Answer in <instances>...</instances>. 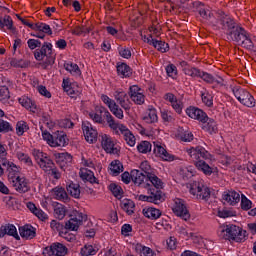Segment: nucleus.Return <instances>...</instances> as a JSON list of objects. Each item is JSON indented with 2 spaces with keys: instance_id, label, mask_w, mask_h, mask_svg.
Listing matches in <instances>:
<instances>
[{
  "instance_id": "bb28decb",
  "label": "nucleus",
  "mask_w": 256,
  "mask_h": 256,
  "mask_svg": "<svg viewBox=\"0 0 256 256\" xmlns=\"http://www.w3.org/2000/svg\"><path fill=\"white\" fill-rule=\"evenodd\" d=\"M5 235H10L15 239H19V234L17 233V228L13 224H6L0 227V237H5Z\"/></svg>"
},
{
  "instance_id": "a878e982",
  "label": "nucleus",
  "mask_w": 256,
  "mask_h": 256,
  "mask_svg": "<svg viewBox=\"0 0 256 256\" xmlns=\"http://www.w3.org/2000/svg\"><path fill=\"white\" fill-rule=\"evenodd\" d=\"M181 66L183 73L186 74L188 77H192V79H195L199 77V75H201V70H199V68L189 65L185 61L181 62Z\"/></svg>"
},
{
  "instance_id": "0e129e2a",
  "label": "nucleus",
  "mask_w": 256,
  "mask_h": 256,
  "mask_svg": "<svg viewBox=\"0 0 256 256\" xmlns=\"http://www.w3.org/2000/svg\"><path fill=\"white\" fill-rule=\"evenodd\" d=\"M10 65L11 67H16V68H25L29 65V63L23 59H17V58H12L10 60Z\"/></svg>"
},
{
  "instance_id": "a19ab883",
  "label": "nucleus",
  "mask_w": 256,
  "mask_h": 256,
  "mask_svg": "<svg viewBox=\"0 0 256 256\" xmlns=\"http://www.w3.org/2000/svg\"><path fill=\"white\" fill-rule=\"evenodd\" d=\"M143 215L147 217V219L157 220L161 217V210L153 207L144 208Z\"/></svg>"
},
{
  "instance_id": "393cba45",
  "label": "nucleus",
  "mask_w": 256,
  "mask_h": 256,
  "mask_svg": "<svg viewBox=\"0 0 256 256\" xmlns=\"http://www.w3.org/2000/svg\"><path fill=\"white\" fill-rule=\"evenodd\" d=\"M55 157L56 163L60 165L61 169H65V167H67V165H70V163L73 161V156H71V154L67 152L57 153Z\"/></svg>"
},
{
  "instance_id": "20e7f679",
  "label": "nucleus",
  "mask_w": 256,
  "mask_h": 256,
  "mask_svg": "<svg viewBox=\"0 0 256 256\" xmlns=\"http://www.w3.org/2000/svg\"><path fill=\"white\" fill-rule=\"evenodd\" d=\"M189 193L200 201H209L211 198V189L205 185L203 180H198L190 183Z\"/></svg>"
},
{
  "instance_id": "680f3d73",
  "label": "nucleus",
  "mask_w": 256,
  "mask_h": 256,
  "mask_svg": "<svg viewBox=\"0 0 256 256\" xmlns=\"http://www.w3.org/2000/svg\"><path fill=\"white\" fill-rule=\"evenodd\" d=\"M153 48L161 53H167V51H169V44L161 40H155Z\"/></svg>"
},
{
  "instance_id": "49530a36",
  "label": "nucleus",
  "mask_w": 256,
  "mask_h": 256,
  "mask_svg": "<svg viewBox=\"0 0 256 256\" xmlns=\"http://www.w3.org/2000/svg\"><path fill=\"white\" fill-rule=\"evenodd\" d=\"M117 73L122 78L131 77L132 75L131 67H129V65H127L126 63H121L120 65L117 66Z\"/></svg>"
},
{
  "instance_id": "c85d7f7f",
  "label": "nucleus",
  "mask_w": 256,
  "mask_h": 256,
  "mask_svg": "<svg viewBox=\"0 0 256 256\" xmlns=\"http://www.w3.org/2000/svg\"><path fill=\"white\" fill-rule=\"evenodd\" d=\"M147 183L146 185L148 187H155V189H163V180H161V178H159L155 173H148V176H147Z\"/></svg>"
},
{
  "instance_id": "f704fd0d",
  "label": "nucleus",
  "mask_w": 256,
  "mask_h": 256,
  "mask_svg": "<svg viewBox=\"0 0 256 256\" xmlns=\"http://www.w3.org/2000/svg\"><path fill=\"white\" fill-rule=\"evenodd\" d=\"M178 175L183 181H189L195 175V170L191 166H183L180 167Z\"/></svg>"
},
{
  "instance_id": "37998d69",
  "label": "nucleus",
  "mask_w": 256,
  "mask_h": 256,
  "mask_svg": "<svg viewBox=\"0 0 256 256\" xmlns=\"http://www.w3.org/2000/svg\"><path fill=\"white\" fill-rule=\"evenodd\" d=\"M244 49H248L249 51H254L256 53V39L251 37V34L246 35V38L241 43Z\"/></svg>"
},
{
  "instance_id": "79ce46f5",
  "label": "nucleus",
  "mask_w": 256,
  "mask_h": 256,
  "mask_svg": "<svg viewBox=\"0 0 256 256\" xmlns=\"http://www.w3.org/2000/svg\"><path fill=\"white\" fill-rule=\"evenodd\" d=\"M64 69L68 71V73H71L73 77H81V69L79 68V65L73 62L64 63Z\"/></svg>"
},
{
  "instance_id": "864d4df0",
  "label": "nucleus",
  "mask_w": 256,
  "mask_h": 256,
  "mask_svg": "<svg viewBox=\"0 0 256 256\" xmlns=\"http://www.w3.org/2000/svg\"><path fill=\"white\" fill-rule=\"evenodd\" d=\"M54 213L57 219H65V216L67 215V208H65L63 204H57L54 209Z\"/></svg>"
},
{
  "instance_id": "6ab92c4d",
  "label": "nucleus",
  "mask_w": 256,
  "mask_h": 256,
  "mask_svg": "<svg viewBox=\"0 0 256 256\" xmlns=\"http://www.w3.org/2000/svg\"><path fill=\"white\" fill-rule=\"evenodd\" d=\"M1 165L2 167H6L8 173V181H12V179L19 177V173H21V166H17V164L11 162L9 159L4 160Z\"/></svg>"
},
{
  "instance_id": "39448f33",
  "label": "nucleus",
  "mask_w": 256,
  "mask_h": 256,
  "mask_svg": "<svg viewBox=\"0 0 256 256\" xmlns=\"http://www.w3.org/2000/svg\"><path fill=\"white\" fill-rule=\"evenodd\" d=\"M42 138L50 147H66V145H69V138L63 131H56L53 134L43 132Z\"/></svg>"
},
{
  "instance_id": "58836bf2",
  "label": "nucleus",
  "mask_w": 256,
  "mask_h": 256,
  "mask_svg": "<svg viewBox=\"0 0 256 256\" xmlns=\"http://www.w3.org/2000/svg\"><path fill=\"white\" fill-rule=\"evenodd\" d=\"M123 169V163L119 160H113L109 165L110 175H113V177H117V175L123 173Z\"/></svg>"
},
{
  "instance_id": "9d476101",
  "label": "nucleus",
  "mask_w": 256,
  "mask_h": 256,
  "mask_svg": "<svg viewBox=\"0 0 256 256\" xmlns=\"http://www.w3.org/2000/svg\"><path fill=\"white\" fill-rule=\"evenodd\" d=\"M69 249L63 243L54 242L43 250L44 256H66Z\"/></svg>"
},
{
  "instance_id": "5fc2aeb1",
  "label": "nucleus",
  "mask_w": 256,
  "mask_h": 256,
  "mask_svg": "<svg viewBox=\"0 0 256 256\" xmlns=\"http://www.w3.org/2000/svg\"><path fill=\"white\" fill-rule=\"evenodd\" d=\"M29 129V125L25 121H19L16 124V134L18 137H22L25 133H27V130Z\"/></svg>"
},
{
  "instance_id": "de8ad7c7",
  "label": "nucleus",
  "mask_w": 256,
  "mask_h": 256,
  "mask_svg": "<svg viewBox=\"0 0 256 256\" xmlns=\"http://www.w3.org/2000/svg\"><path fill=\"white\" fill-rule=\"evenodd\" d=\"M33 31H40L42 33H45L46 35H53V30H51V26L43 22H38L34 24Z\"/></svg>"
},
{
  "instance_id": "aec40b11",
  "label": "nucleus",
  "mask_w": 256,
  "mask_h": 256,
  "mask_svg": "<svg viewBox=\"0 0 256 256\" xmlns=\"http://www.w3.org/2000/svg\"><path fill=\"white\" fill-rule=\"evenodd\" d=\"M164 99L165 101H169L175 113H177L178 115H181V113H183V101H181V99H178L177 96H175L173 93H167L164 96Z\"/></svg>"
},
{
  "instance_id": "f257e3e1",
  "label": "nucleus",
  "mask_w": 256,
  "mask_h": 256,
  "mask_svg": "<svg viewBox=\"0 0 256 256\" xmlns=\"http://www.w3.org/2000/svg\"><path fill=\"white\" fill-rule=\"evenodd\" d=\"M114 99L115 100L109 98V96L105 94L101 95V101L104 102V105H107L112 114L115 115L117 119H124L125 114L123 113V109L126 113H129L131 107H133L131 98L127 92L118 89L114 92Z\"/></svg>"
},
{
  "instance_id": "2f4dec72",
  "label": "nucleus",
  "mask_w": 256,
  "mask_h": 256,
  "mask_svg": "<svg viewBox=\"0 0 256 256\" xmlns=\"http://www.w3.org/2000/svg\"><path fill=\"white\" fill-rule=\"evenodd\" d=\"M50 228L54 233H59L60 237H64V239H67V228H65V225H63V223L57 220H52L50 222Z\"/></svg>"
},
{
  "instance_id": "4be33fe9",
  "label": "nucleus",
  "mask_w": 256,
  "mask_h": 256,
  "mask_svg": "<svg viewBox=\"0 0 256 256\" xmlns=\"http://www.w3.org/2000/svg\"><path fill=\"white\" fill-rule=\"evenodd\" d=\"M223 200L226 201L228 205L235 206L241 201V191L227 190L223 193Z\"/></svg>"
},
{
  "instance_id": "f03ea898",
  "label": "nucleus",
  "mask_w": 256,
  "mask_h": 256,
  "mask_svg": "<svg viewBox=\"0 0 256 256\" xmlns=\"http://www.w3.org/2000/svg\"><path fill=\"white\" fill-rule=\"evenodd\" d=\"M218 25L226 31L232 41H236L239 45L243 43L249 33L242 27H235V22L229 16H223L218 20Z\"/></svg>"
},
{
  "instance_id": "1a4fd4ad",
  "label": "nucleus",
  "mask_w": 256,
  "mask_h": 256,
  "mask_svg": "<svg viewBox=\"0 0 256 256\" xmlns=\"http://www.w3.org/2000/svg\"><path fill=\"white\" fill-rule=\"evenodd\" d=\"M222 233L225 239H229V241H236V243L245 241V232L239 226L228 225L222 230Z\"/></svg>"
},
{
  "instance_id": "dca6fc26",
  "label": "nucleus",
  "mask_w": 256,
  "mask_h": 256,
  "mask_svg": "<svg viewBox=\"0 0 256 256\" xmlns=\"http://www.w3.org/2000/svg\"><path fill=\"white\" fill-rule=\"evenodd\" d=\"M9 183L18 193H27V191L31 189L29 180L26 179L25 176H17L10 180Z\"/></svg>"
},
{
  "instance_id": "338daca9",
  "label": "nucleus",
  "mask_w": 256,
  "mask_h": 256,
  "mask_svg": "<svg viewBox=\"0 0 256 256\" xmlns=\"http://www.w3.org/2000/svg\"><path fill=\"white\" fill-rule=\"evenodd\" d=\"M13 131V126H11V123L0 119V133H9Z\"/></svg>"
},
{
  "instance_id": "0eeeda50",
  "label": "nucleus",
  "mask_w": 256,
  "mask_h": 256,
  "mask_svg": "<svg viewBox=\"0 0 256 256\" xmlns=\"http://www.w3.org/2000/svg\"><path fill=\"white\" fill-rule=\"evenodd\" d=\"M232 93L234 97L245 107H255V98L247 90L234 86L232 87Z\"/></svg>"
},
{
  "instance_id": "2eb2a0df",
  "label": "nucleus",
  "mask_w": 256,
  "mask_h": 256,
  "mask_svg": "<svg viewBox=\"0 0 256 256\" xmlns=\"http://www.w3.org/2000/svg\"><path fill=\"white\" fill-rule=\"evenodd\" d=\"M128 95L135 105L145 104V93L143 92V89H141V87L137 85L130 86Z\"/></svg>"
},
{
  "instance_id": "052dcab7",
  "label": "nucleus",
  "mask_w": 256,
  "mask_h": 256,
  "mask_svg": "<svg viewBox=\"0 0 256 256\" xmlns=\"http://www.w3.org/2000/svg\"><path fill=\"white\" fill-rule=\"evenodd\" d=\"M81 255L82 256H92V255H97V250L93 245L91 244H86L82 249H81Z\"/></svg>"
},
{
  "instance_id": "a211bd4d",
  "label": "nucleus",
  "mask_w": 256,
  "mask_h": 256,
  "mask_svg": "<svg viewBox=\"0 0 256 256\" xmlns=\"http://www.w3.org/2000/svg\"><path fill=\"white\" fill-rule=\"evenodd\" d=\"M0 29L4 33H9V35H18L17 27L13 24V18L9 15H5L3 18H0Z\"/></svg>"
},
{
  "instance_id": "13d9d810",
  "label": "nucleus",
  "mask_w": 256,
  "mask_h": 256,
  "mask_svg": "<svg viewBox=\"0 0 256 256\" xmlns=\"http://www.w3.org/2000/svg\"><path fill=\"white\" fill-rule=\"evenodd\" d=\"M93 31V27L92 26H78L76 28H74L73 30V34L74 35H89V33H91Z\"/></svg>"
},
{
  "instance_id": "a18cd8bd",
  "label": "nucleus",
  "mask_w": 256,
  "mask_h": 256,
  "mask_svg": "<svg viewBox=\"0 0 256 256\" xmlns=\"http://www.w3.org/2000/svg\"><path fill=\"white\" fill-rule=\"evenodd\" d=\"M16 158L20 163H24V165H27V167H33V160L31 159V156L29 154L24 153L22 151L16 152Z\"/></svg>"
},
{
  "instance_id": "cd10ccee",
  "label": "nucleus",
  "mask_w": 256,
  "mask_h": 256,
  "mask_svg": "<svg viewBox=\"0 0 256 256\" xmlns=\"http://www.w3.org/2000/svg\"><path fill=\"white\" fill-rule=\"evenodd\" d=\"M38 165L42 171H45V173H51L53 167H55V163L47 154L38 161Z\"/></svg>"
},
{
  "instance_id": "7c9ffc66",
  "label": "nucleus",
  "mask_w": 256,
  "mask_h": 256,
  "mask_svg": "<svg viewBox=\"0 0 256 256\" xmlns=\"http://www.w3.org/2000/svg\"><path fill=\"white\" fill-rule=\"evenodd\" d=\"M132 181L135 185H143L144 183L147 184V175L139 170H132L131 171Z\"/></svg>"
},
{
  "instance_id": "c03bdc74",
  "label": "nucleus",
  "mask_w": 256,
  "mask_h": 256,
  "mask_svg": "<svg viewBox=\"0 0 256 256\" xmlns=\"http://www.w3.org/2000/svg\"><path fill=\"white\" fill-rule=\"evenodd\" d=\"M194 165L198 169V171H202L204 175H212L213 173V168H211V166H209V164H207V162L203 160L196 161Z\"/></svg>"
},
{
  "instance_id": "ea45409f",
  "label": "nucleus",
  "mask_w": 256,
  "mask_h": 256,
  "mask_svg": "<svg viewBox=\"0 0 256 256\" xmlns=\"http://www.w3.org/2000/svg\"><path fill=\"white\" fill-rule=\"evenodd\" d=\"M52 196L54 199L58 201H68L69 196L67 195V191L64 190L63 187H55L52 189Z\"/></svg>"
},
{
  "instance_id": "e433bc0d",
  "label": "nucleus",
  "mask_w": 256,
  "mask_h": 256,
  "mask_svg": "<svg viewBox=\"0 0 256 256\" xmlns=\"http://www.w3.org/2000/svg\"><path fill=\"white\" fill-rule=\"evenodd\" d=\"M79 175L83 181H88L89 183H97V178H95V174L88 168H81Z\"/></svg>"
},
{
  "instance_id": "c756f323",
  "label": "nucleus",
  "mask_w": 256,
  "mask_h": 256,
  "mask_svg": "<svg viewBox=\"0 0 256 256\" xmlns=\"http://www.w3.org/2000/svg\"><path fill=\"white\" fill-rule=\"evenodd\" d=\"M97 112H91L89 114V117L92 119L94 123H98L99 125H103L105 121L103 120V116H101V113H104L105 119H107V113L108 111L104 107H99L96 109Z\"/></svg>"
},
{
  "instance_id": "09e8293b",
  "label": "nucleus",
  "mask_w": 256,
  "mask_h": 256,
  "mask_svg": "<svg viewBox=\"0 0 256 256\" xmlns=\"http://www.w3.org/2000/svg\"><path fill=\"white\" fill-rule=\"evenodd\" d=\"M66 189L71 197H74V199H79V197H81V189L79 188V184L70 183Z\"/></svg>"
},
{
  "instance_id": "7ed1b4c3",
  "label": "nucleus",
  "mask_w": 256,
  "mask_h": 256,
  "mask_svg": "<svg viewBox=\"0 0 256 256\" xmlns=\"http://www.w3.org/2000/svg\"><path fill=\"white\" fill-rule=\"evenodd\" d=\"M106 115V122L110 127L111 131L114 135H122L124 141L129 145V147H135V143L137 139L133 132L127 128L124 124L117 123L113 115L110 112H105Z\"/></svg>"
},
{
  "instance_id": "3c124183",
  "label": "nucleus",
  "mask_w": 256,
  "mask_h": 256,
  "mask_svg": "<svg viewBox=\"0 0 256 256\" xmlns=\"http://www.w3.org/2000/svg\"><path fill=\"white\" fill-rule=\"evenodd\" d=\"M202 103L206 107H213V95H211L207 90L201 92Z\"/></svg>"
},
{
  "instance_id": "b1692460",
  "label": "nucleus",
  "mask_w": 256,
  "mask_h": 256,
  "mask_svg": "<svg viewBox=\"0 0 256 256\" xmlns=\"http://www.w3.org/2000/svg\"><path fill=\"white\" fill-rule=\"evenodd\" d=\"M27 209H29V211H31L33 213V215H35V217H37V219H39L40 221H47V219H49V215H47V213H45L44 211L41 210V208H38L35 203L33 202H28L26 204Z\"/></svg>"
},
{
  "instance_id": "412c9836",
  "label": "nucleus",
  "mask_w": 256,
  "mask_h": 256,
  "mask_svg": "<svg viewBox=\"0 0 256 256\" xmlns=\"http://www.w3.org/2000/svg\"><path fill=\"white\" fill-rule=\"evenodd\" d=\"M186 115L190 117V119H194L195 121H205L207 119V113L203 111L202 109L195 107V106H190L186 109Z\"/></svg>"
},
{
  "instance_id": "4468645a",
  "label": "nucleus",
  "mask_w": 256,
  "mask_h": 256,
  "mask_svg": "<svg viewBox=\"0 0 256 256\" xmlns=\"http://www.w3.org/2000/svg\"><path fill=\"white\" fill-rule=\"evenodd\" d=\"M154 155L162 159V161L171 162V161H175L176 159L175 155L169 153L167 151L165 144L161 142H154Z\"/></svg>"
},
{
  "instance_id": "4c0bfd02",
  "label": "nucleus",
  "mask_w": 256,
  "mask_h": 256,
  "mask_svg": "<svg viewBox=\"0 0 256 256\" xmlns=\"http://www.w3.org/2000/svg\"><path fill=\"white\" fill-rule=\"evenodd\" d=\"M120 207L127 215H133L135 213V202L131 199H123L120 202Z\"/></svg>"
},
{
  "instance_id": "5701e85b",
  "label": "nucleus",
  "mask_w": 256,
  "mask_h": 256,
  "mask_svg": "<svg viewBox=\"0 0 256 256\" xmlns=\"http://www.w3.org/2000/svg\"><path fill=\"white\" fill-rule=\"evenodd\" d=\"M202 129L205 133H209V135H217V133H219L217 121L213 118H209V116H207V119L202 121Z\"/></svg>"
},
{
  "instance_id": "774afa93",
  "label": "nucleus",
  "mask_w": 256,
  "mask_h": 256,
  "mask_svg": "<svg viewBox=\"0 0 256 256\" xmlns=\"http://www.w3.org/2000/svg\"><path fill=\"white\" fill-rule=\"evenodd\" d=\"M10 97L9 88L7 86H0V101L5 103Z\"/></svg>"
},
{
  "instance_id": "423d86ee",
  "label": "nucleus",
  "mask_w": 256,
  "mask_h": 256,
  "mask_svg": "<svg viewBox=\"0 0 256 256\" xmlns=\"http://www.w3.org/2000/svg\"><path fill=\"white\" fill-rule=\"evenodd\" d=\"M40 47V49H36L34 52V57L36 61H43V59H45L46 57L44 67H49V65H53L55 63V57L53 56V44L49 42H44L43 45H41Z\"/></svg>"
},
{
  "instance_id": "603ef678",
  "label": "nucleus",
  "mask_w": 256,
  "mask_h": 256,
  "mask_svg": "<svg viewBox=\"0 0 256 256\" xmlns=\"http://www.w3.org/2000/svg\"><path fill=\"white\" fill-rule=\"evenodd\" d=\"M151 149H152V145H151V142L149 141H141L137 145V150L139 153H143V154L151 153Z\"/></svg>"
},
{
  "instance_id": "72a5a7b5",
  "label": "nucleus",
  "mask_w": 256,
  "mask_h": 256,
  "mask_svg": "<svg viewBox=\"0 0 256 256\" xmlns=\"http://www.w3.org/2000/svg\"><path fill=\"white\" fill-rule=\"evenodd\" d=\"M144 123L151 125V123H157L159 121V117L157 116V109L150 107L146 115L143 117Z\"/></svg>"
},
{
  "instance_id": "f3484780",
  "label": "nucleus",
  "mask_w": 256,
  "mask_h": 256,
  "mask_svg": "<svg viewBox=\"0 0 256 256\" xmlns=\"http://www.w3.org/2000/svg\"><path fill=\"white\" fill-rule=\"evenodd\" d=\"M82 131L84 133V137L87 143H97V137H99V133L97 132V129L93 128V125H91V123L84 122L82 124Z\"/></svg>"
},
{
  "instance_id": "473e14b6",
  "label": "nucleus",
  "mask_w": 256,
  "mask_h": 256,
  "mask_svg": "<svg viewBox=\"0 0 256 256\" xmlns=\"http://www.w3.org/2000/svg\"><path fill=\"white\" fill-rule=\"evenodd\" d=\"M134 251L140 256H154L155 252L150 247H147L141 243H137L134 246Z\"/></svg>"
},
{
  "instance_id": "ddd939ff",
  "label": "nucleus",
  "mask_w": 256,
  "mask_h": 256,
  "mask_svg": "<svg viewBox=\"0 0 256 256\" xmlns=\"http://www.w3.org/2000/svg\"><path fill=\"white\" fill-rule=\"evenodd\" d=\"M187 153L189 157H191L192 161L194 163H197V161H200L199 159H212L213 156H211V153L207 151L205 148L202 146H196V147H191L187 149Z\"/></svg>"
},
{
  "instance_id": "69168bd1",
  "label": "nucleus",
  "mask_w": 256,
  "mask_h": 256,
  "mask_svg": "<svg viewBox=\"0 0 256 256\" xmlns=\"http://www.w3.org/2000/svg\"><path fill=\"white\" fill-rule=\"evenodd\" d=\"M253 207V202L247 198L244 194H241V209L243 211H249Z\"/></svg>"
},
{
  "instance_id": "f8f14e48",
  "label": "nucleus",
  "mask_w": 256,
  "mask_h": 256,
  "mask_svg": "<svg viewBox=\"0 0 256 256\" xmlns=\"http://www.w3.org/2000/svg\"><path fill=\"white\" fill-rule=\"evenodd\" d=\"M139 201H146L147 203H154L155 205H159V203H163V192L159 189H148V195H139Z\"/></svg>"
},
{
  "instance_id": "bf43d9fd",
  "label": "nucleus",
  "mask_w": 256,
  "mask_h": 256,
  "mask_svg": "<svg viewBox=\"0 0 256 256\" xmlns=\"http://www.w3.org/2000/svg\"><path fill=\"white\" fill-rule=\"evenodd\" d=\"M109 189L116 199H121V197H123V188H121V186L117 184H110Z\"/></svg>"
},
{
  "instance_id": "6e6552de",
  "label": "nucleus",
  "mask_w": 256,
  "mask_h": 256,
  "mask_svg": "<svg viewBox=\"0 0 256 256\" xmlns=\"http://www.w3.org/2000/svg\"><path fill=\"white\" fill-rule=\"evenodd\" d=\"M99 141L102 149L110 155H117L119 153V146H117V140L111 137L109 134H100Z\"/></svg>"
},
{
  "instance_id": "6e6d98bb",
  "label": "nucleus",
  "mask_w": 256,
  "mask_h": 256,
  "mask_svg": "<svg viewBox=\"0 0 256 256\" xmlns=\"http://www.w3.org/2000/svg\"><path fill=\"white\" fill-rule=\"evenodd\" d=\"M70 218L74 219V221H76L80 225L83 224V221H87V215L77 210L72 211Z\"/></svg>"
},
{
  "instance_id": "9b49d317",
  "label": "nucleus",
  "mask_w": 256,
  "mask_h": 256,
  "mask_svg": "<svg viewBox=\"0 0 256 256\" xmlns=\"http://www.w3.org/2000/svg\"><path fill=\"white\" fill-rule=\"evenodd\" d=\"M172 211L177 217L184 219V221H188L191 217L189 210H187V205H185V201L181 198H175L173 200Z\"/></svg>"
},
{
  "instance_id": "e2e57ef3",
  "label": "nucleus",
  "mask_w": 256,
  "mask_h": 256,
  "mask_svg": "<svg viewBox=\"0 0 256 256\" xmlns=\"http://www.w3.org/2000/svg\"><path fill=\"white\" fill-rule=\"evenodd\" d=\"M7 144L1 140L0 137V163H4V161H7Z\"/></svg>"
},
{
  "instance_id": "8fccbe9b",
  "label": "nucleus",
  "mask_w": 256,
  "mask_h": 256,
  "mask_svg": "<svg viewBox=\"0 0 256 256\" xmlns=\"http://www.w3.org/2000/svg\"><path fill=\"white\" fill-rule=\"evenodd\" d=\"M18 101L22 107H25V109H30V111L36 109L35 102H33V100H31L29 97L22 96L18 99Z\"/></svg>"
},
{
  "instance_id": "4d7b16f0",
  "label": "nucleus",
  "mask_w": 256,
  "mask_h": 256,
  "mask_svg": "<svg viewBox=\"0 0 256 256\" xmlns=\"http://www.w3.org/2000/svg\"><path fill=\"white\" fill-rule=\"evenodd\" d=\"M161 117L164 123H172V121H175V114L171 110H162Z\"/></svg>"
},
{
  "instance_id": "c9c22d12",
  "label": "nucleus",
  "mask_w": 256,
  "mask_h": 256,
  "mask_svg": "<svg viewBox=\"0 0 256 256\" xmlns=\"http://www.w3.org/2000/svg\"><path fill=\"white\" fill-rule=\"evenodd\" d=\"M20 231V236L23 239H33V237H35L36 232H35V228H33V226L31 225H25L19 228Z\"/></svg>"
}]
</instances>
